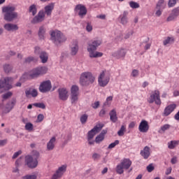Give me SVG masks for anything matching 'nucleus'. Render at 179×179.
I'll use <instances>...</instances> for the list:
<instances>
[{
	"label": "nucleus",
	"mask_w": 179,
	"mask_h": 179,
	"mask_svg": "<svg viewBox=\"0 0 179 179\" xmlns=\"http://www.w3.org/2000/svg\"><path fill=\"white\" fill-rule=\"evenodd\" d=\"M101 39H92L90 42L87 43V51L89 52L90 58H100L103 57V52H100L97 51V48L101 45Z\"/></svg>",
	"instance_id": "nucleus-1"
},
{
	"label": "nucleus",
	"mask_w": 179,
	"mask_h": 179,
	"mask_svg": "<svg viewBox=\"0 0 179 179\" xmlns=\"http://www.w3.org/2000/svg\"><path fill=\"white\" fill-rule=\"evenodd\" d=\"M15 10H16L15 6L8 5L2 8V13L6 22H13L19 19V13Z\"/></svg>",
	"instance_id": "nucleus-2"
},
{
	"label": "nucleus",
	"mask_w": 179,
	"mask_h": 179,
	"mask_svg": "<svg viewBox=\"0 0 179 179\" xmlns=\"http://www.w3.org/2000/svg\"><path fill=\"white\" fill-rule=\"evenodd\" d=\"M50 40L55 44V45H61L62 43H65L66 41V37L61 31L53 30L50 31Z\"/></svg>",
	"instance_id": "nucleus-3"
},
{
	"label": "nucleus",
	"mask_w": 179,
	"mask_h": 179,
	"mask_svg": "<svg viewBox=\"0 0 179 179\" xmlns=\"http://www.w3.org/2000/svg\"><path fill=\"white\" fill-rule=\"evenodd\" d=\"M94 80H96L94 76L91 72L87 71L81 73L79 82L81 86H89L94 83Z\"/></svg>",
	"instance_id": "nucleus-4"
},
{
	"label": "nucleus",
	"mask_w": 179,
	"mask_h": 179,
	"mask_svg": "<svg viewBox=\"0 0 179 179\" xmlns=\"http://www.w3.org/2000/svg\"><path fill=\"white\" fill-rule=\"evenodd\" d=\"M38 157H40V153L37 151H35L34 157L28 155L25 157V163L29 169H36L37 167L38 164Z\"/></svg>",
	"instance_id": "nucleus-5"
},
{
	"label": "nucleus",
	"mask_w": 179,
	"mask_h": 179,
	"mask_svg": "<svg viewBox=\"0 0 179 179\" xmlns=\"http://www.w3.org/2000/svg\"><path fill=\"white\" fill-rule=\"evenodd\" d=\"M110 83V73L107 71H102L99 78H98V83L101 87H106Z\"/></svg>",
	"instance_id": "nucleus-6"
},
{
	"label": "nucleus",
	"mask_w": 179,
	"mask_h": 179,
	"mask_svg": "<svg viewBox=\"0 0 179 179\" xmlns=\"http://www.w3.org/2000/svg\"><path fill=\"white\" fill-rule=\"evenodd\" d=\"M48 69L45 66H41L34 69L30 73L29 76L31 79H35V78H38L43 75H45Z\"/></svg>",
	"instance_id": "nucleus-7"
},
{
	"label": "nucleus",
	"mask_w": 179,
	"mask_h": 179,
	"mask_svg": "<svg viewBox=\"0 0 179 179\" xmlns=\"http://www.w3.org/2000/svg\"><path fill=\"white\" fill-rule=\"evenodd\" d=\"M148 101L150 104L155 103L157 106H160V104H162V100H160V92H159V90H155L154 92H152Z\"/></svg>",
	"instance_id": "nucleus-8"
},
{
	"label": "nucleus",
	"mask_w": 179,
	"mask_h": 179,
	"mask_svg": "<svg viewBox=\"0 0 179 179\" xmlns=\"http://www.w3.org/2000/svg\"><path fill=\"white\" fill-rule=\"evenodd\" d=\"M12 78L6 77L0 79V89H5V90H9L12 89Z\"/></svg>",
	"instance_id": "nucleus-9"
},
{
	"label": "nucleus",
	"mask_w": 179,
	"mask_h": 179,
	"mask_svg": "<svg viewBox=\"0 0 179 179\" xmlns=\"http://www.w3.org/2000/svg\"><path fill=\"white\" fill-rule=\"evenodd\" d=\"M79 97V87L73 85L71 90V100L72 104H76L78 103Z\"/></svg>",
	"instance_id": "nucleus-10"
},
{
	"label": "nucleus",
	"mask_w": 179,
	"mask_h": 179,
	"mask_svg": "<svg viewBox=\"0 0 179 179\" xmlns=\"http://www.w3.org/2000/svg\"><path fill=\"white\" fill-rule=\"evenodd\" d=\"M51 89H52V85L50 80L42 82L39 86L41 93H48Z\"/></svg>",
	"instance_id": "nucleus-11"
},
{
	"label": "nucleus",
	"mask_w": 179,
	"mask_h": 179,
	"mask_svg": "<svg viewBox=\"0 0 179 179\" xmlns=\"http://www.w3.org/2000/svg\"><path fill=\"white\" fill-rule=\"evenodd\" d=\"M16 104V99H12L10 101L7 103V104L3 106V105H0V108L3 110V113L6 114H8V113H10L12 109L15 107V105Z\"/></svg>",
	"instance_id": "nucleus-12"
},
{
	"label": "nucleus",
	"mask_w": 179,
	"mask_h": 179,
	"mask_svg": "<svg viewBox=\"0 0 179 179\" xmlns=\"http://www.w3.org/2000/svg\"><path fill=\"white\" fill-rule=\"evenodd\" d=\"M104 127L103 124H96L91 131L88 132L87 139H93L96 134H99Z\"/></svg>",
	"instance_id": "nucleus-13"
},
{
	"label": "nucleus",
	"mask_w": 179,
	"mask_h": 179,
	"mask_svg": "<svg viewBox=\"0 0 179 179\" xmlns=\"http://www.w3.org/2000/svg\"><path fill=\"white\" fill-rule=\"evenodd\" d=\"M74 11L78 13V16H80L81 19H83V17H85L87 14V9L86 8V6L82 4L76 6Z\"/></svg>",
	"instance_id": "nucleus-14"
},
{
	"label": "nucleus",
	"mask_w": 179,
	"mask_h": 179,
	"mask_svg": "<svg viewBox=\"0 0 179 179\" xmlns=\"http://www.w3.org/2000/svg\"><path fill=\"white\" fill-rule=\"evenodd\" d=\"M45 19V15L44 14V10H41L36 16L31 20V23L37 24V23H41Z\"/></svg>",
	"instance_id": "nucleus-15"
},
{
	"label": "nucleus",
	"mask_w": 179,
	"mask_h": 179,
	"mask_svg": "<svg viewBox=\"0 0 179 179\" xmlns=\"http://www.w3.org/2000/svg\"><path fill=\"white\" fill-rule=\"evenodd\" d=\"M66 171V166L63 165L56 171L55 173L52 176V179H59L64 176V173Z\"/></svg>",
	"instance_id": "nucleus-16"
},
{
	"label": "nucleus",
	"mask_w": 179,
	"mask_h": 179,
	"mask_svg": "<svg viewBox=\"0 0 179 179\" xmlns=\"http://www.w3.org/2000/svg\"><path fill=\"white\" fill-rule=\"evenodd\" d=\"M79 51V43L78 41H73L70 45V54L72 56L76 55Z\"/></svg>",
	"instance_id": "nucleus-17"
},
{
	"label": "nucleus",
	"mask_w": 179,
	"mask_h": 179,
	"mask_svg": "<svg viewBox=\"0 0 179 179\" xmlns=\"http://www.w3.org/2000/svg\"><path fill=\"white\" fill-rule=\"evenodd\" d=\"M59 99L62 101H66L68 100V90L65 88H59L58 90Z\"/></svg>",
	"instance_id": "nucleus-18"
},
{
	"label": "nucleus",
	"mask_w": 179,
	"mask_h": 179,
	"mask_svg": "<svg viewBox=\"0 0 179 179\" xmlns=\"http://www.w3.org/2000/svg\"><path fill=\"white\" fill-rule=\"evenodd\" d=\"M179 16V6L174 8L171 13L169 15V16L167 17L166 20L168 22H173L175 19H177Z\"/></svg>",
	"instance_id": "nucleus-19"
},
{
	"label": "nucleus",
	"mask_w": 179,
	"mask_h": 179,
	"mask_svg": "<svg viewBox=\"0 0 179 179\" xmlns=\"http://www.w3.org/2000/svg\"><path fill=\"white\" fill-rule=\"evenodd\" d=\"M112 55L115 58H117V59H120V58H124V57L127 55V50L124 48L119 49L117 51L112 52Z\"/></svg>",
	"instance_id": "nucleus-20"
},
{
	"label": "nucleus",
	"mask_w": 179,
	"mask_h": 179,
	"mask_svg": "<svg viewBox=\"0 0 179 179\" xmlns=\"http://www.w3.org/2000/svg\"><path fill=\"white\" fill-rule=\"evenodd\" d=\"M3 28L7 31H17V30H19V26L13 23H6L3 25Z\"/></svg>",
	"instance_id": "nucleus-21"
},
{
	"label": "nucleus",
	"mask_w": 179,
	"mask_h": 179,
	"mask_svg": "<svg viewBox=\"0 0 179 179\" xmlns=\"http://www.w3.org/2000/svg\"><path fill=\"white\" fill-rule=\"evenodd\" d=\"M176 107L177 105H176L175 103L166 106L164 110L163 115L164 117H168V115H170L173 113V111L176 110Z\"/></svg>",
	"instance_id": "nucleus-22"
},
{
	"label": "nucleus",
	"mask_w": 179,
	"mask_h": 179,
	"mask_svg": "<svg viewBox=\"0 0 179 179\" xmlns=\"http://www.w3.org/2000/svg\"><path fill=\"white\" fill-rule=\"evenodd\" d=\"M55 4L54 3H50L44 7V15H47V16H51L52 13V10H54V7Z\"/></svg>",
	"instance_id": "nucleus-23"
},
{
	"label": "nucleus",
	"mask_w": 179,
	"mask_h": 179,
	"mask_svg": "<svg viewBox=\"0 0 179 179\" xmlns=\"http://www.w3.org/2000/svg\"><path fill=\"white\" fill-rule=\"evenodd\" d=\"M138 129L140 132L146 133L149 131V124L146 120H142L139 124Z\"/></svg>",
	"instance_id": "nucleus-24"
},
{
	"label": "nucleus",
	"mask_w": 179,
	"mask_h": 179,
	"mask_svg": "<svg viewBox=\"0 0 179 179\" xmlns=\"http://www.w3.org/2000/svg\"><path fill=\"white\" fill-rule=\"evenodd\" d=\"M57 138H55V136L52 137L47 143V150H54Z\"/></svg>",
	"instance_id": "nucleus-25"
},
{
	"label": "nucleus",
	"mask_w": 179,
	"mask_h": 179,
	"mask_svg": "<svg viewBox=\"0 0 179 179\" xmlns=\"http://www.w3.org/2000/svg\"><path fill=\"white\" fill-rule=\"evenodd\" d=\"M120 19V23L123 26L128 24V11H124L123 13L119 17Z\"/></svg>",
	"instance_id": "nucleus-26"
},
{
	"label": "nucleus",
	"mask_w": 179,
	"mask_h": 179,
	"mask_svg": "<svg viewBox=\"0 0 179 179\" xmlns=\"http://www.w3.org/2000/svg\"><path fill=\"white\" fill-rule=\"evenodd\" d=\"M46 31H47V29H45V27L41 26L39 27V29L38 31V36L39 40H44L45 38Z\"/></svg>",
	"instance_id": "nucleus-27"
},
{
	"label": "nucleus",
	"mask_w": 179,
	"mask_h": 179,
	"mask_svg": "<svg viewBox=\"0 0 179 179\" xmlns=\"http://www.w3.org/2000/svg\"><path fill=\"white\" fill-rule=\"evenodd\" d=\"M141 155L143 156V159H148L150 156V148L145 146L143 150L141 151Z\"/></svg>",
	"instance_id": "nucleus-28"
},
{
	"label": "nucleus",
	"mask_w": 179,
	"mask_h": 179,
	"mask_svg": "<svg viewBox=\"0 0 179 179\" xmlns=\"http://www.w3.org/2000/svg\"><path fill=\"white\" fill-rule=\"evenodd\" d=\"M39 58L42 64H46V62L48 61V53H47L45 51L41 52Z\"/></svg>",
	"instance_id": "nucleus-29"
},
{
	"label": "nucleus",
	"mask_w": 179,
	"mask_h": 179,
	"mask_svg": "<svg viewBox=\"0 0 179 179\" xmlns=\"http://www.w3.org/2000/svg\"><path fill=\"white\" fill-rule=\"evenodd\" d=\"M3 71L5 73H10L13 71V66L10 64L6 63L3 64Z\"/></svg>",
	"instance_id": "nucleus-30"
},
{
	"label": "nucleus",
	"mask_w": 179,
	"mask_h": 179,
	"mask_svg": "<svg viewBox=\"0 0 179 179\" xmlns=\"http://www.w3.org/2000/svg\"><path fill=\"white\" fill-rule=\"evenodd\" d=\"M120 164L124 167V170H128V169H129L132 165V162H131V160L129 159H124Z\"/></svg>",
	"instance_id": "nucleus-31"
},
{
	"label": "nucleus",
	"mask_w": 179,
	"mask_h": 179,
	"mask_svg": "<svg viewBox=\"0 0 179 179\" xmlns=\"http://www.w3.org/2000/svg\"><path fill=\"white\" fill-rule=\"evenodd\" d=\"M110 121L112 122H115L116 121H118V117H117V111H115V109H113L110 113H109Z\"/></svg>",
	"instance_id": "nucleus-32"
},
{
	"label": "nucleus",
	"mask_w": 179,
	"mask_h": 179,
	"mask_svg": "<svg viewBox=\"0 0 179 179\" xmlns=\"http://www.w3.org/2000/svg\"><path fill=\"white\" fill-rule=\"evenodd\" d=\"M29 13H31L33 16L37 14V6L36 4H32L29 8Z\"/></svg>",
	"instance_id": "nucleus-33"
},
{
	"label": "nucleus",
	"mask_w": 179,
	"mask_h": 179,
	"mask_svg": "<svg viewBox=\"0 0 179 179\" xmlns=\"http://www.w3.org/2000/svg\"><path fill=\"white\" fill-rule=\"evenodd\" d=\"M174 43V38L168 36L164 41V45H168V44H173Z\"/></svg>",
	"instance_id": "nucleus-34"
},
{
	"label": "nucleus",
	"mask_w": 179,
	"mask_h": 179,
	"mask_svg": "<svg viewBox=\"0 0 179 179\" xmlns=\"http://www.w3.org/2000/svg\"><path fill=\"white\" fill-rule=\"evenodd\" d=\"M164 8H166L164 0H159L156 6V9H164Z\"/></svg>",
	"instance_id": "nucleus-35"
},
{
	"label": "nucleus",
	"mask_w": 179,
	"mask_h": 179,
	"mask_svg": "<svg viewBox=\"0 0 179 179\" xmlns=\"http://www.w3.org/2000/svg\"><path fill=\"white\" fill-rule=\"evenodd\" d=\"M178 143V141H171V142L168 143V148L169 149H174V148H176Z\"/></svg>",
	"instance_id": "nucleus-36"
},
{
	"label": "nucleus",
	"mask_w": 179,
	"mask_h": 179,
	"mask_svg": "<svg viewBox=\"0 0 179 179\" xmlns=\"http://www.w3.org/2000/svg\"><path fill=\"white\" fill-rule=\"evenodd\" d=\"M116 171L117 174H122L124 173V166L121 163L117 166Z\"/></svg>",
	"instance_id": "nucleus-37"
},
{
	"label": "nucleus",
	"mask_w": 179,
	"mask_h": 179,
	"mask_svg": "<svg viewBox=\"0 0 179 179\" xmlns=\"http://www.w3.org/2000/svg\"><path fill=\"white\" fill-rule=\"evenodd\" d=\"M103 141H104V136L103 134H99L95 138L96 143H101Z\"/></svg>",
	"instance_id": "nucleus-38"
},
{
	"label": "nucleus",
	"mask_w": 179,
	"mask_h": 179,
	"mask_svg": "<svg viewBox=\"0 0 179 179\" xmlns=\"http://www.w3.org/2000/svg\"><path fill=\"white\" fill-rule=\"evenodd\" d=\"M171 125L170 124H164L162 127H161V129L159 131V134H162V132H166V131H167V129H170L171 128Z\"/></svg>",
	"instance_id": "nucleus-39"
},
{
	"label": "nucleus",
	"mask_w": 179,
	"mask_h": 179,
	"mask_svg": "<svg viewBox=\"0 0 179 179\" xmlns=\"http://www.w3.org/2000/svg\"><path fill=\"white\" fill-rule=\"evenodd\" d=\"M88 115L87 114H84L83 115H81L80 118V121L81 122V124H85V122H87V118H88Z\"/></svg>",
	"instance_id": "nucleus-40"
},
{
	"label": "nucleus",
	"mask_w": 179,
	"mask_h": 179,
	"mask_svg": "<svg viewBox=\"0 0 179 179\" xmlns=\"http://www.w3.org/2000/svg\"><path fill=\"white\" fill-rule=\"evenodd\" d=\"M129 6L132 8V9H138L140 7V5L135 1H130Z\"/></svg>",
	"instance_id": "nucleus-41"
},
{
	"label": "nucleus",
	"mask_w": 179,
	"mask_h": 179,
	"mask_svg": "<svg viewBox=\"0 0 179 179\" xmlns=\"http://www.w3.org/2000/svg\"><path fill=\"white\" fill-rule=\"evenodd\" d=\"M124 134H125V126L122 125L120 129L117 131V135L119 136H124Z\"/></svg>",
	"instance_id": "nucleus-42"
},
{
	"label": "nucleus",
	"mask_w": 179,
	"mask_h": 179,
	"mask_svg": "<svg viewBox=\"0 0 179 179\" xmlns=\"http://www.w3.org/2000/svg\"><path fill=\"white\" fill-rule=\"evenodd\" d=\"M177 5V0H169L168 6L169 8H174Z\"/></svg>",
	"instance_id": "nucleus-43"
},
{
	"label": "nucleus",
	"mask_w": 179,
	"mask_h": 179,
	"mask_svg": "<svg viewBox=\"0 0 179 179\" xmlns=\"http://www.w3.org/2000/svg\"><path fill=\"white\" fill-rule=\"evenodd\" d=\"M34 107H37L38 108H42L44 110L45 108V104L44 103H35L33 104Z\"/></svg>",
	"instance_id": "nucleus-44"
},
{
	"label": "nucleus",
	"mask_w": 179,
	"mask_h": 179,
	"mask_svg": "<svg viewBox=\"0 0 179 179\" xmlns=\"http://www.w3.org/2000/svg\"><path fill=\"white\" fill-rule=\"evenodd\" d=\"M13 94L12 92H8L7 93L2 95V99L3 100H8V99H9L10 97H12Z\"/></svg>",
	"instance_id": "nucleus-45"
},
{
	"label": "nucleus",
	"mask_w": 179,
	"mask_h": 179,
	"mask_svg": "<svg viewBox=\"0 0 179 179\" xmlns=\"http://www.w3.org/2000/svg\"><path fill=\"white\" fill-rule=\"evenodd\" d=\"M117 145H120V141H118V140H116V141H115L114 143H110L108 145V148H109V149H114V148L116 147Z\"/></svg>",
	"instance_id": "nucleus-46"
},
{
	"label": "nucleus",
	"mask_w": 179,
	"mask_h": 179,
	"mask_svg": "<svg viewBox=\"0 0 179 179\" xmlns=\"http://www.w3.org/2000/svg\"><path fill=\"white\" fill-rule=\"evenodd\" d=\"M132 34H134V31L133 30H131L129 32H127L124 36V40H128V38H129V37H131V36H132Z\"/></svg>",
	"instance_id": "nucleus-47"
},
{
	"label": "nucleus",
	"mask_w": 179,
	"mask_h": 179,
	"mask_svg": "<svg viewBox=\"0 0 179 179\" xmlns=\"http://www.w3.org/2000/svg\"><path fill=\"white\" fill-rule=\"evenodd\" d=\"M22 179H37V176L36 175H27L22 177Z\"/></svg>",
	"instance_id": "nucleus-48"
},
{
	"label": "nucleus",
	"mask_w": 179,
	"mask_h": 179,
	"mask_svg": "<svg viewBox=\"0 0 179 179\" xmlns=\"http://www.w3.org/2000/svg\"><path fill=\"white\" fill-rule=\"evenodd\" d=\"M41 48H40V47L36 46L34 48V54L36 55H40V54H41Z\"/></svg>",
	"instance_id": "nucleus-49"
},
{
	"label": "nucleus",
	"mask_w": 179,
	"mask_h": 179,
	"mask_svg": "<svg viewBox=\"0 0 179 179\" xmlns=\"http://www.w3.org/2000/svg\"><path fill=\"white\" fill-rule=\"evenodd\" d=\"M25 129H27V131H31L33 130V124L31 123H27L25 125Z\"/></svg>",
	"instance_id": "nucleus-50"
},
{
	"label": "nucleus",
	"mask_w": 179,
	"mask_h": 179,
	"mask_svg": "<svg viewBox=\"0 0 179 179\" xmlns=\"http://www.w3.org/2000/svg\"><path fill=\"white\" fill-rule=\"evenodd\" d=\"M43 120H44V115L39 114L37 117L36 122H43Z\"/></svg>",
	"instance_id": "nucleus-51"
},
{
	"label": "nucleus",
	"mask_w": 179,
	"mask_h": 179,
	"mask_svg": "<svg viewBox=\"0 0 179 179\" xmlns=\"http://www.w3.org/2000/svg\"><path fill=\"white\" fill-rule=\"evenodd\" d=\"M33 61H34V57L32 56L25 58V62L27 64H30V62H33Z\"/></svg>",
	"instance_id": "nucleus-52"
},
{
	"label": "nucleus",
	"mask_w": 179,
	"mask_h": 179,
	"mask_svg": "<svg viewBox=\"0 0 179 179\" xmlns=\"http://www.w3.org/2000/svg\"><path fill=\"white\" fill-rule=\"evenodd\" d=\"M110 101H113V96H110L106 99L104 106H109V104H110Z\"/></svg>",
	"instance_id": "nucleus-53"
},
{
	"label": "nucleus",
	"mask_w": 179,
	"mask_h": 179,
	"mask_svg": "<svg viewBox=\"0 0 179 179\" xmlns=\"http://www.w3.org/2000/svg\"><path fill=\"white\" fill-rule=\"evenodd\" d=\"M155 170V166H153V164H150L147 166V171L148 173H152Z\"/></svg>",
	"instance_id": "nucleus-54"
},
{
	"label": "nucleus",
	"mask_w": 179,
	"mask_h": 179,
	"mask_svg": "<svg viewBox=\"0 0 179 179\" xmlns=\"http://www.w3.org/2000/svg\"><path fill=\"white\" fill-rule=\"evenodd\" d=\"M86 30L88 32H90L92 30H93V26H92V24L89 22L87 23Z\"/></svg>",
	"instance_id": "nucleus-55"
},
{
	"label": "nucleus",
	"mask_w": 179,
	"mask_h": 179,
	"mask_svg": "<svg viewBox=\"0 0 179 179\" xmlns=\"http://www.w3.org/2000/svg\"><path fill=\"white\" fill-rule=\"evenodd\" d=\"M92 108H97L98 107H100V102L99 101H95L94 103H92Z\"/></svg>",
	"instance_id": "nucleus-56"
},
{
	"label": "nucleus",
	"mask_w": 179,
	"mask_h": 179,
	"mask_svg": "<svg viewBox=\"0 0 179 179\" xmlns=\"http://www.w3.org/2000/svg\"><path fill=\"white\" fill-rule=\"evenodd\" d=\"M138 75H139V71L138 70L134 69L132 71L131 76H133L134 78H136V76H138Z\"/></svg>",
	"instance_id": "nucleus-57"
},
{
	"label": "nucleus",
	"mask_w": 179,
	"mask_h": 179,
	"mask_svg": "<svg viewBox=\"0 0 179 179\" xmlns=\"http://www.w3.org/2000/svg\"><path fill=\"white\" fill-rule=\"evenodd\" d=\"M20 155H22V151L16 152L13 155L12 159H17L19 156H20Z\"/></svg>",
	"instance_id": "nucleus-58"
},
{
	"label": "nucleus",
	"mask_w": 179,
	"mask_h": 179,
	"mask_svg": "<svg viewBox=\"0 0 179 179\" xmlns=\"http://www.w3.org/2000/svg\"><path fill=\"white\" fill-rule=\"evenodd\" d=\"M8 143V139H4V140H0V146H5Z\"/></svg>",
	"instance_id": "nucleus-59"
},
{
	"label": "nucleus",
	"mask_w": 179,
	"mask_h": 179,
	"mask_svg": "<svg viewBox=\"0 0 179 179\" xmlns=\"http://www.w3.org/2000/svg\"><path fill=\"white\" fill-rule=\"evenodd\" d=\"M101 157L100 154L98 153H94L92 155V159H94V160H97Z\"/></svg>",
	"instance_id": "nucleus-60"
},
{
	"label": "nucleus",
	"mask_w": 179,
	"mask_h": 179,
	"mask_svg": "<svg viewBox=\"0 0 179 179\" xmlns=\"http://www.w3.org/2000/svg\"><path fill=\"white\" fill-rule=\"evenodd\" d=\"M38 94V92H37V91L36 90H31V96L32 97H37Z\"/></svg>",
	"instance_id": "nucleus-61"
},
{
	"label": "nucleus",
	"mask_w": 179,
	"mask_h": 179,
	"mask_svg": "<svg viewBox=\"0 0 179 179\" xmlns=\"http://www.w3.org/2000/svg\"><path fill=\"white\" fill-rule=\"evenodd\" d=\"M163 12V9H157V11L155 13L156 16H162V13Z\"/></svg>",
	"instance_id": "nucleus-62"
},
{
	"label": "nucleus",
	"mask_w": 179,
	"mask_h": 179,
	"mask_svg": "<svg viewBox=\"0 0 179 179\" xmlns=\"http://www.w3.org/2000/svg\"><path fill=\"white\" fill-rule=\"evenodd\" d=\"M123 39H124V35L122 34H120L117 36V41H122Z\"/></svg>",
	"instance_id": "nucleus-63"
},
{
	"label": "nucleus",
	"mask_w": 179,
	"mask_h": 179,
	"mask_svg": "<svg viewBox=\"0 0 179 179\" xmlns=\"http://www.w3.org/2000/svg\"><path fill=\"white\" fill-rule=\"evenodd\" d=\"M25 94L27 97H31V90H26L25 91Z\"/></svg>",
	"instance_id": "nucleus-64"
}]
</instances>
